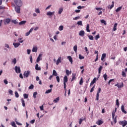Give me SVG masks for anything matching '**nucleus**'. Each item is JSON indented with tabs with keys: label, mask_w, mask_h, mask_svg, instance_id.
<instances>
[{
	"label": "nucleus",
	"mask_w": 127,
	"mask_h": 127,
	"mask_svg": "<svg viewBox=\"0 0 127 127\" xmlns=\"http://www.w3.org/2000/svg\"><path fill=\"white\" fill-rule=\"evenodd\" d=\"M14 2L17 6H22V1H21V0H14Z\"/></svg>",
	"instance_id": "obj_1"
},
{
	"label": "nucleus",
	"mask_w": 127,
	"mask_h": 127,
	"mask_svg": "<svg viewBox=\"0 0 127 127\" xmlns=\"http://www.w3.org/2000/svg\"><path fill=\"white\" fill-rule=\"evenodd\" d=\"M68 82V77L66 75H65L64 77V90H66V83Z\"/></svg>",
	"instance_id": "obj_2"
},
{
	"label": "nucleus",
	"mask_w": 127,
	"mask_h": 127,
	"mask_svg": "<svg viewBox=\"0 0 127 127\" xmlns=\"http://www.w3.org/2000/svg\"><path fill=\"white\" fill-rule=\"evenodd\" d=\"M119 124L120 126H122L123 127H125L127 125V121L126 120H124V121H120Z\"/></svg>",
	"instance_id": "obj_3"
},
{
	"label": "nucleus",
	"mask_w": 127,
	"mask_h": 127,
	"mask_svg": "<svg viewBox=\"0 0 127 127\" xmlns=\"http://www.w3.org/2000/svg\"><path fill=\"white\" fill-rule=\"evenodd\" d=\"M101 88H99L98 89V90L97 91V93L96 94V101H99V97H100V93H101Z\"/></svg>",
	"instance_id": "obj_4"
},
{
	"label": "nucleus",
	"mask_w": 127,
	"mask_h": 127,
	"mask_svg": "<svg viewBox=\"0 0 127 127\" xmlns=\"http://www.w3.org/2000/svg\"><path fill=\"white\" fill-rule=\"evenodd\" d=\"M31 72L30 71L28 70L27 71H25L24 73V77H25L26 78H28V76H29V75H30Z\"/></svg>",
	"instance_id": "obj_5"
},
{
	"label": "nucleus",
	"mask_w": 127,
	"mask_h": 127,
	"mask_svg": "<svg viewBox=\"0 0 127 127\" xmlns=\"http://www.w3.org/2000/svg\"><path fill=\"white\" fill-rule=\"evenodd\" d=\"M15 71L17 73H20L21 72V70H20V67L17 66H15Z\"/></svg>",
	"instance_id": "obj_6"
},
{
	"label": "nucleus",
	"mask_w": 127,
	"mask_h": 127,
	"mask_svg": "<svg viewBox=\"0 0 127 127\" xmlns=\"http://www.w3.org/2000/svg\"><path fill=\"white\" fill-rule=\"evenodd\" d=\"M115 87H117L119 89L120 88H123L124 87V83L122 82L121 84L119 82L117 84H115Z\"/></svg>",
	"instance_id": "obj_7"
},
{
	"label": "nucleus",
	"mask_w": 127,
	"mask_h": 127,
	"mask_svg": "<svg viewBox=\"0 0 127 127\" xmlns=\"http://www.w3.org/2000/svg\"><path fill=\"white\" fill-rule=\"evenodd\" d=\"M15 10L17 13H20V6L15 7Z\"/></svg>",
	"instance_id": "obj_8"
},
{
	"label": "nucleus",
	"mask_w": 127,
	"mask_h": 127,
	"mask_svg": "<svg viewBox=\"0 0 127 127\" xmlns=\"http://www.w3.org/2000/svg\"><path fill=\"white\" fill-rule=\"evenodd\" d=\"M78 35H79V36H81V37H84L85 36V31L83 30L80 31L78 33Z\"/></svg>",
	"instance_id": "obj_9"
},
{
	"label": "nucleus",
	"mask_w": 127,
	"mask_h": 127,
	"mask_svg": "<svg viewBox=\"0 0 127 127\" xmlns=\"http://www.w3.org/2000/svg\"><path fill=\"white\" fill-rule=\"evenodd\" d=\"M9 22H10V19L9 18H7L4 20V24H5V25H6V23L7 24H8V23H9Z\"/></svg>",
	"instance_id": "obj_10"
},
{
	"label": "nucleus",
	"mask_w": 127,
	"mask_h": 127,
	"mask_svg": "<svg viewBox=\"0 0 127 127\" xmlns=\"http://www.w3.org/2000/svg\"><path fill=\"white\" fill-rule=\"evenodd\" d=\"M62 58L61 57H59L57 61L56 65H59V63H61L62 61H61Z\"/></svg>",
	"instance_id": "obj_11"
},
{
	"label": "nucleus",
	"mask_w": 127,
	"mask_h": 127,
	"mask_svg": "<svg viewBox=\"0 0 127 127\" xmlns=\"http://www.w3.org/2000/svg\"><path fill=\"white\" fill-rule=\"evenodd\" d=\"M55 13V11H48L47 13V15H48L49 16H51V15H53Z\"/></svg>",
	"instance_id": "obj_12"
},
{
	"label": "nucleus",
	"mask_w": 127,
	"mask_h": 127,
	"mask_svg": "<svg viewBox=\"0 0 127 127\" xmlns=\"http://www.w3.org/2000/svg\"><path fill=\"white\" fill-rule=\"evenodd\" d=\"M116 113H117V107L115 108V111H113L112 113L113 120H114V118H115V114H116Z\"/></svg>",
	"instance_id": "obj_13"
},
{
	"label": "nucleus",
	"mask_w": 127,
	"mask_h": 127,
	"mask_svg": "<svg viewBox=\"0 0 127 127\" xmlns=\"http://www.w3.org/2000/svg\"><path fill=\"white\" fill-rule=\"evenodd\" d=\"M76 73H72V76L71 79V82H73L76 79Z\"/></svg>",
	"instance_id": "obj_14"
},
{
	"label": "nucleus",
	"mask_w": 127,
	"mask_h": 127,
	"mask_svg": "<svg viewBox=\"0 0 127 127\" xmlns=\"http://www.w3.org/2000/svg\"><path fill=\"white\" fill-rule=\"evenodd\" d=\"M35 69L37 71H40V70H41V68L40 67L38 66V64H36V65H35Z\"/></svg>",
	"instance_id": "obj_15"
},
{
	"label": "nucleus",
	"mask_w": 127,
	"mask_h": 127,
	"mask_svg": "<svg viewBox=\"0 0 127 127\" xmlns=\"http://www.w3.org/2000/svg\"><path fill=\"white\" fill-rule=\"evenodd\" d=\"M67 59H68L69 62H70L71 64H73V59L71 56H68Z\"/></svg>",
	"instance_id": "obj_16"
},
{
	"label": "nucleus",
	"mask_w": 127,
	"mask_h": 127,
	"mask_svg": "<svg viewBox=\"0 0 127 127\" xmlns=\"http://www.w3.org/2000/svg\"><path fill=\"white\" fill-rule=\"evenodd\" d=\"M42 57V55L41 54H40L38 56V57L37 59L36 60V62L37 63H38L39 62V61H40L41 60V59H40V58H41V57Z\"/></svg>",
	"instance_id": "obj_17"
},
{
	"label": "nucleus",
	"mask_w": 127,
	"mask_h": 127,
	"mask_svg": "<svg viewBox=\"0 0 127 127\" xmlns=\"http://www.w3.org/2000/svg\"><path fill=\"white\" fill-rule=\"evenodd\" d=\"M13 45H14L15 48H17V47H18L19 45H20V43H13Z\"/></svg>",
	"instance_id": "obj_18"
},
{
	"label": "nucleus",
	"mask_w": 127,
	"mask_h": 127,
	"mask_svg": "<svg viewBox=\"0 0 127 127\" xmlns=\"http://www.w3.org/2000/svg\"><path fill=\"white\" fill-rule=\"evenodd\" d=\"M121 110L122 112H123V113L124 114H127V112L126 111V110H125V106L124 105L121 106Z\"/></svg>",
	"instance_id": "obj_19"
},
{
	"label": "nucleus",
	"mask_w": 127,
	"mask_h": 127,
	"mask_svg": "<svg viewBox=\"0 0 127 127\" xmlns=\"http://www.w3.org/2000/svg\"><path fill=\"white\" fill-rule=\"evenodd\" d=\"M65 73H66V75H67V76H69V75H71L72 71H69V70L66 69Z\"/></svg>",
	"instance_id": "obj_20"
},
{
	"label": "nucleus",
	"mask_w": 127,
	"mask_h": 127,
	"mask_svg": "<svg viewBox=\"0 0 127 127\" xmlns=\"http://www.w3.org/2000/svg\"><path fill=\"white\" fill-rule=\"evenodd\" d=\"M117 26H118V23H116L114 24L113 31H116V30H117Z\"/></svg>",
	"instance_id": "obj_21"
},
{
	"label": "nucleus",
	"mask_w": 127,
	"mask_h": 127,
	"mask_svg": "<svg viewBox=\"0 0 127 127\" xmlns=\"http://www.w3.org/2000/svg\"><path fill=\"white\" fill-rule=\"evenodd\" d=\"M103 121H101V120H98L97 123L96 124L98 125V126H101V125H103Z\"/></svg>",
	"instance_id": "obj_22"
},
{
	"label": "nucleus",
	"mask_w": 127,
	"mask_h": 127,
	"mask_svg": "<svg viewBox=\"0 0 127 127\" xmlns=\"http://www.w3.org/2000/svg\"><path fill=\"white\" fill-rule=\"evenodd\" d=\"M106 56H107V54H103L102 55V57H101V60H102V61H104V59H105V58H106Z\"/></svg>",
	"instance_id": "obj_23"
},
{
	"label": "nucleus",
	"mask_w": 127,
	"mask_h": 127,
	"mask_svg": "<svg viewBox=\"0 0 127 127\" xmlns=\"http://www.w3.org/2000/svg\"><path fill=\"white\" fill-rule=\"evenodd\" d=\"M26 23V21L24 20V21H21L19 23V25H24V24H25Z\"/></svg>",
	"instance_id": "obj_24"
},
{
	"label": "nucleus",
	"mask_w": 127,
	"mask_h": 127,
	"mask_svg": "<svg viewBox=\"0 0 127 127\" xmlns=\"http://www.w3.org/2000/svg\"><path fill=\"white\" fill-rule=\"evenodd\" d=\"M77 49H78V47L77 46V45H75L73 47V50H74V52H75V53H77Z\"/></svg>",
	"instance_id": "obj_25"
},
{
	"label": "nucleus",
	"mask_w": 127,
	"mask_h": 127,
	"mask_svg": "<svg viewBox=\"0 0 127 127\" xmlns=\"http://www.w3.org/2000/svg\"><path fill=\"white\" fill-rule=\"evenodd\" d=\"M63 9H64L62 7H61L59 8V12H58L59 14H61V13H62V12L63 11Z\"/></svg>",
	"instance_id": "obj_26"
},
{
	"label": "nucleus",
	"mask_w": 127,
	"mask_h": 127,
	"mask_svg": "<svg viewBox=\"0 0 127 127\" xmlns=\"http://www.w3.org/2000/svg\"><path fill=\"white\" fill-rule=\"evenodd\" d=\"M114 4H115V2L112 1V4L111 5H109L108 7V8H110V9H112V8L114 7Z\"/></svg>",
	"instance_id": "obj_27"
},
{
	"label": "nucleus",
	"mask_w": 127,
	"mask_h": 127,
	"mask_svg": "<svg viewBox=\"0 0 127 127\" xmlns=\"http://www.w3.org/2000/svg\"><path fill=\"white\" fill-rule=\"evenodd\" d=\"M89 28H90V25L89 24H87L86 26V31L87 32H90L91 30H90Z\"/></svg>",
	"instance_id": "obj_28"
},
{
	"label": "nucleus",
	"mask_w": 127,
	"mask_h": 127,
	"mask_svg": "<svg viewBox=\"0 0 127 127\" xmlns=\"http://www.w3.org/2000/svg\"><path fill=\"white\" fill-rule=\"evenodd\" d=\"M122 8H123V6H120L118 8H117V9L116 10V12H119V11H120L122 9Z\"/></svg>",
	"instance_id": "obj_29"
},
{
	"label": "nucleus",
	"mask_w": 127,
	"mask_h": 127,
	"mask_svg": "<svg viewBox=\"0 0 127 127\" xmlns=\"http://www.w3.org/2000/svg\"><path fill=\"white\" fill-rule=\"evenodd\" d=\"M21 101L22 102L23 107H25V102L24 101V99H23V98H22L21 99Z\"/></svg>",
	"instance_id": "obj_30"
},
{
	"label": "nucleus",
	"mask_w": 127,
	"mask_h": 127,
	"mask_svg": "<svg viewBox=\"0 0 127 127\" xmlns=\"http://www.w3.org/2000/svg\"><path fill=\"white\" fill-rule=\"evenodd\" d=\"M60 100V98L58 97L56 99L54 100V103H58Z\"/></svg>",
	"instance_id": "obj_31"
},
{
	"label": "nucleus",
	"mask_w": 127,
	"mask_h": 127,
	"mask_svg": "<svg viewBox=\"0 0 127 127\" xmlns=\"http://www.w3.org/2000/svg\"><path fill=\"white\" fill-rule=\"evenodd\" d=\"M58 74L57 72H56V70L55 69H54L53 70V76H57Z\"/></svg>",
	"instance_id": "obj_32"
},
{
	"label": "nucleus",
	"mask_w": 127,
	"mask_h": 127,
	"mask_svg": "<svg viewBox=\"0 0 127 127\" xmlns=\"http://www.w3.org/2000/svg\"><path fill=\"white\" fill-rule=\"evenodd\" d=\"M32 52H37V47H34L32 49Z\"/></svg>",
	"instance_id": "obj_33"
},
{
	"label": "nucleus",
	"mask_w": 127,
	"mask_h": 127,
	"mask_svg": "<svg viewBox=\"0 0 127 127\" xmlns=\"http://www.w3.org/2000/svg\"><path fill=\"white\" fill-rule=\"evenodd\" d=\"M88 37L90 40H94V37L93 36L90 35L88 36Z\"/></svg>",
	"instance_id": "obj_34"
},
{
	"label": "nucleus",
	"mask_w": 127,
	"mask_h": 127,
	"mask_svg": "<svg viewBox=\"0 0 127 127\" xmlns=\"http://www.w3.org/2000/svg\"><path fill=\"white\" fill-rule=\"evenodd\" d=\"M102 69H103V66L101 65L98 68V73L99 74H101V71H102Z\"/></svg>",
	"instance_id": "obj_35"
},
{
	"label": "nucleus",
	"mask_w": 127,
	"mask_h": 127,
	"mask_svg": "<svg viewBox=\"0 0 127 127\" xmlns=\"http://www.w3.org/2000/svg\"><path fill=\"white\" fill-rule=\"evenodd\" d=\"M52 92V89H48L45 92V94H49V93H51Z\"/></svg>",
	"instance_id": "obj_36"
},
{
	"label": "nucleus",
	"mask_w": 127,
	"mask_h": 127,
	"mask_svg": "<svg viewBox=\"0 0 127 127\" xmlns=\"http://www.w3.org/2000/svg\"><path fill=\"white\" fill-rule=\"evenodd\" d=\"M81 18V17L80 16H76L73 18V20H77V19H80Z\"/></svg>",
	"instance_id": "obj_37"
},
{
	"label": "nucleus",
	"mask_w": 127,
	"mask_h": 127,
	"mask_svg": "<svg viewBox=\"0 0 127 127\" xmlns=\"http://www.w3.org/2000/svg\"><path fill=\"white\" fill-rule=\"evenodd\" d=\"M11 125L12 127H17L16 125L15 124V123L14 122H11Z\"/></svg>",
	"instance_id": "obj_38"
},
{
	"label": "nucleus",
	"mask_w": 127,
	"mask_h": 127,
	"mask_svg": "<svg viewBox=\"0 0 127 127\" xmlns=\"http://www.w3.org/2000/svg\"><path fill=\"white\" fill-rule=\"evenodd\" d=\"M83 77H81L80 81H79V85H83Z\"/></svg>",
	"instance_id": "obj_39"
},
{
	"label": "nucleus",
	"mask_w": 127,
	"mask_h": 127,
	"mask_svg": "<svg viewBox=\"0 0 127 127\" xmlns=\"http://www.w3.org/2000/svg\"><path fill=\"white\" fill-rule=\"evenodd\" d=\"M101 23H104V24H105V25H107V23L106 22V21H105V20H104V19L101 20Z\"/></svg>",
	"instance_id": "obj_40"
},
{
	"label": "nucleus",
	"mask_w": 127,
	"mask_h": 127,
	"mask_svg": "<svg viewBox=\"0 0 127 127\" xmlns=\"http://www.w3.org/2000/svg\"><path fill=\"white\" fill-rule=\"evenodd\" d=\"M57 81L58 83H60V77L59 76H56Z\"/></svg>",
	"instance_id": "obj_41"
},
{
	"label": "nucleus",
	"mask_w": 127,
	"mask_h": 127,
	"mask_svg": "<svg viewBox=\"0 0 127 127\" xmlns=\"http://www.w3.org/2000/svg\"><path fill=\"white\" fill-rule=\"evenodd\" d=\"M36 96H37V92H35L33 93V97L34 99H36Z\"/></svg>",
	"instance_id": "obj_42"
},
{
	"label": "nucleus",
	"mask_w": 127,
	"mask_h": 127,
	"mask_svg": "<svg viewBox=\"0 0 127 127\" xmlns=\"http://www.w3.org/2000/svg\"><path fill=\"white\" fill-rule=\"evenodd\" d=\"M33 88H34V85H33V84H31L29 87V89L30 90H32L33 89Z\"/></svg>",
	"instance_id": "obj_43"
},
{
	"label": "nucleus",
	"mask_w": 127,
	"mask_h": 127,
	"mask_svg": "<svg viewBox=\"0 0 127 127\" xmlns=\"http://www.w3.org/2000/svg\"><path fill=\"white\" fill-rule=\"evenodd\" d=\"M116 105L118 106V107H120V102H119V99L116 100Z\"/></svg>",
	"instance_id": "obj_44"
},
{
	"label": "nucleus",
	"mask_w": 127,
	"mask_h": 127,
	"mask_svg": "<svg viewBox=\"0 0 127 127\" xmlns=\"http://www.w3.org/2000/svg\"><path fill=\"white\" fill-rule=\"evenodd\" d=\"M121 63V59H119L117 62H116V66H118V65L120 64Z\"/></svg>",
	"instance_id": "obj_45"
},
{
	"label": "nucleus",
	"mask_w": 127,
	"mask_h": 127,
	"mask_svg": "<svg viewBox=\"0 0 127 127\" xmlns=\"http://www.w3.org/2000/svg\"><path fill=\"white\" fill-rule=\"evenodd\" d=\"M77 24L78 25H81V26H83V24L82 23V21H79L77 22Z\"/></svg>",
	"instance_id": "obj_46"
},
{
	"label": "nucleus",
	"mask_w": 127,
	"mask_h": 127,
	"mask_svg": "<svg viewBox=\"0 0 127 127\" xmlns=\"http://www.w3.org/2000/svg\"><path fill=\"white\" fill-rule=\"evenodd\" d=\"M108 77V75H107V74H105L103 75V77L104 78L105 81H107V77Z\"/></svg>",
	"instance_id": "obj_47"
},
{
	"label": "nucleus",
	"mask_w": 127,
	"mask_h": 127,
	"mask_svg": "<svg viewBox=\"0 0 127 127\" xmlns=\"http://www.w3.org/2000/svg\"><path fill=\"white\" fill-rule=\"evenodd\" d=\"M15 95L16 98H18V97H19V95L18 94V93L17 91L15 92Z\"/></svg>",
	"instance_id": "obj_48"
},
{
	"label": "nucleus",
	"mask_w": 127,
	"mask_h": 127,
	"mask_svg": "<svg viewBox=\"0 0 127 127\" xmlns=\"http://www.w3.org/2000/svg\"><path fill=\"white\" fill-rule=\"evenodd\" d=\"M122 76L123 77H127V74H126V72L125 71H122Z\"/></svg>",
	"instance_id": "obj_49"
},
{
	"label": "nucleus",
	"mask_w": 127,
	"mask_h": 127,
	"mask_svg": "<svg viewBox=\"0 0 127 127\" xmlns=\"http://www.w3.org/2000/svg\"><path fill=\"white\" fill-rule=\"evenodd\" d=\"M95 40H97L98 39H99V38H100V35L98 34L95 37Z\"/></svg>",
	"instance_id": "obj_50"
},
{
	"label": "nucleus",
	"mask_w": 127,
	"mask_h": 127,
	"mask_svg": "<svg viewBox=\"0 0 127 127\" xmlns=\"http://www.w3.org/2000/svg\"><path fill=\"white\" fill-rule=\"evenodd\" d=\"M23 97L25 99H27V98H28V94H24Z\"/></svg>",
	"instance_id": "obj_51"
},
{
	"label": "nucleus",
	"mask_w": 127,
	"mask_h": 127,
	"mask_svg": "<svg viewBox=\"0 0 127 127\" xmlns=\"http://www.w3.org/2000/svg\"><path fill=\"white\" fill-rule=\"evenodd\" d=\"M95 85H94L93 87H92V88L91 89V90H90V93H92V92H94V89H95Z\"/></svg>",
	"instance_id": "obj_52"
},
{
	"label": "nucleus",
	"mask_w": 127,
	"mask_h": 127,
	"mask_svg": "<svg viewBox=\"0 0 127 127\" xmlns=\"http://www.w3.org/2000/svg\"><path fill=\"white\" fill-rule=\"evenodd\" d=\"M35 12H36V13H40V10L39 8H37L35 10Z\"/></svg>",
	"instance_id": "obj_53"
},
{
	"label": "nucleus",
	"mask_w": 127,
	"mask_h": 127,
	"mask_svg": "<svg viewBox=\"0 0 127 127\" xmlns=\"http://www.w3.org/2000/svg\"><path fill=\"white\" fill-rule=\"evenodd\" d=\"M79 58L80 60L84 59L85 58L84 57L82 56L81 55H79Z\"/></svg>",
	"instance_id": "obj_54"
},
{
	"label": "nucleus",
	"mask_w": 127,
	"mask_h": 127,
	"mask_svg": "<svg viewBox=\"0 0 127 127\" xmlns=\"http://www.w3.org/2000/svg\"><path fill=\"white\" fill-rule=\"evenodd\" d=\"M60 31H62L63 30V26H60L59 28Z\"/></svg>",
	"instance_id": "obj_55"
},
{
	"label": "nucleus",
	"mask_w": 127,
	"mask_h": 127,
	"mask_svg": "<svg viewBox=\"0 0 127 127\" xmlns=\"http://www.w3.org/2000/svg\"><path fill=\"white\" fill-rule=\"evenodd\" d=\"M12 22L14 23V24H17L18 22L16 21V20H12Z\"/></svg>",
	"instance_id": "obj_56"
},
{
	"label": "nucleus",
	"mask_w": 127,
	"mask_h": 127,
	"mask_svg": "<svg viewBox=\"0 0 127 127\" xmlns=\"http://www.w3.org/2000/svg\"><path fill=\"white\" fill-rule=\"evenodd\" d=\"M22 38H19L18 39V41L20 43H23V40H22Z\"/></svg>",
	"instance_id": "obj_57"
},
{
	"label": "nucleus",
	"mask_w": 127,
	"mask_h": 127,
	"mask_svg": "<svg viewBox=\"0 0 127 127\" xmlns=\"http://www.w3.org/2000/svg\"><path fill=\"white\" fill-rule=\"evenodd\" d=\"M12 63H13L14 64H16V59H14L12 61Z\"/></svg>",
	"instance_id": "obj_58"
},
{
	"label": "nucleus",
	"mask_w": 127,
	"mask_h": 127,
	"mask_svg": "<svg viewBox=\"0 0 127 127\" xmlns=\"http://www.w3.org/2000/svg\"><path fill=\"white\" fill-rule=\"evenodd\" d=\"M114 79H110L109 81V82H108V85H110V84H111V82H113V81H114Z\"/></svg>",
	"instance_id": "obj_59"
},
{
	"label": "nucleus",
	"mask_w": 127,
	"mask_h": 127,
	"mask_svg": "<svg viewBox=\"0 0 127 127\" xmlns=\"http://www.w3.org/2000/svg\"><path fill=\"white\" fill-rule=\"evenodd\" d=\"M113 120H114L115 124H117V116L114 117V119H113Z\"/></svg>",
	"instance_id": "obj_60"
},
{
	"label": "nucleus",
	"mask_w": 127,
	"mask_h": 127,
	"mask_svg": "<svg viewBox=\"0 0 127 127\" xmlns=\"http://www.w3.org/2000/svg\"><path fill=\"white\" fill-rule=\"evenodd\" d=\"M82 122H83V119H79V125H82Z\"/></svg>",
	"instance_id": "obj_61"
},
{
	"label": "nucleus",
	"mask_w": 127,
	"mask_h": 127,
	"mask_svg": "<svg viewBox=\"0 0 127 127\" xmlns=\"http://www.w3.org/2000/svg\"><path fill=\"white\" fill-rule=\"evenodd\" d=\"M40 109L41 110V111H43L44 109V106L43 105H42L40 107Z\"/></svg>",
	"instance_id": "obj_62"
},
{
	"label": "nucleus",
	"mask_w": 127,
	"mask_h": 127,
	"mask_svg": "<svg viewBox=\"0 0 127 127\" xmlns=\"http://www.w3.org/2000/svg\"><path fill=\"white\" fill-rule=\"evenodd\" d=\"M0 9H5V7L2 6H0Z\"/></svg>",
	"instance_id": "obj_63"
},
{
	"label": "nucleus",
	"mask_w": 127,
	"mask_h": 127,
	"mask_svg": "<svg viewBox=\"0 0 127 127\" xmlns=\"http://www.w3.org/2000/svg\"><path fill=\"white\" fill-rule=\"evenodd\" d=\"M30 61L31 63H32V61H33V60H32V56H30Z\"/></svg>",
	"instance_id": "obj_64"
}]
</instances>
